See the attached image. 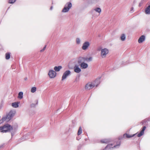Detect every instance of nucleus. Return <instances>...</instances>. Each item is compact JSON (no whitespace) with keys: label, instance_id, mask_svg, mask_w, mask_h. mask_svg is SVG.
Here are the masks:
<instances>
[{"label":"nucleus","instance_id":"f257e3e1","mask_svg":"<svg viewBox=\"0 0 150 150\" xmlns=\"http://www.w3.org/2000/svg\"><path fill=\"white\" fill-rule=\"evenodd\" d=\"M0 129H1V132L2 133L10 132L12 137L14 135L16 132L15 129H13V127L7 123L0 127Z\"/></svg>","mask_w":150,"mask_h":150},{"label":"nucleus","instance_id":"f03ea898","mask_svg":"<svg viewBox=\"0 0 150 150\" xmlns=\"http://www.w3.org/2000/svg\"><path fill=\"white\" fill-rule=\"evenodd\" d=\"M71 2H69L67 3L65 5L64 8L62 10V12L66 13L68 12L72 7Z\"/></svg>","mask_w":150,"mask_h":150},{"label":"nucleus","instance_id":"7ed1b4c3","mask_svg":"<svg viewBox=\"0 0 150 150\" xmlns=\"http://www.w3.org/2000/svg\"><path fill=\"white\" fill-rule=\"evenodd\" d=\"M56 72L53 70H50L49 72L48 75L50 78H54L56 75Z\"/></svg>","mask_w":150,"mask_h":150},{"label":"nucleus","instance_id":"20e7f679","mask_svg":"<svg viewBox=\"0 0 150 150\" xmlns=\"http://www.w3.org/2000/svg\"><path fill=\"white\" fill-rule=\"evenodd\" d=\"M108 53V50L107 48H105L102 49L101 52V55L103 58L105 57L106 55Z\"/></svg>","mask_w":150,"mask_h":150},{"label":"nucleus","instance_id":"39448f33","mask_svg":"<svg viewBox=\"0 0 150 150\" xmlns=\"http://www.w3.org/2000/svg\"><path fill=\"white\" fill-rule=\"evenodd\" d=\"M137 133H136V134H133L132 135H130L129 134H128L127 133L123 135V137H119V139L121 140V139L122 138H130L133 137H134L135 135H137Z\"/></svg>","mask_w":150,"mask_h":150},{"label":"nucleus","instance_id":"423d86ee","mask_svg":"<svg viewBox=\"0 0 150 150\" xmlns=\"http://www.w3.org/2000/svg\"><path fill=\"white\" fill-rule=\"evenodd\" d=\"M15 115V113L13 111H11L8 113L6 115V117H7V118L8 120H10L12 117H13Z\"/></svg>","mask_w":150,"mask_h":150},{"label":"nucleus","instance_id":"0eeeda50","mask_svg":"<svg viewBox=\"0 0 150 150\" xmlns=\"http://www.w3.org/2000/svg\"><path fill=\"white\" fill-rule=\"evenodd\" d=\"M71 74V71L69 70L65 71L63 74L62 77V80H63L65 79L67 76Z\"/></svg>","mask_w":150,"mask_h":150},{"label":"nucleus","instance_id":"6e6552de","mask_svg":"<svg viewBox=\"0 0 150 150\" xmlns=\"http://www.w3.org/2000/svg\"><path fill=\"white\" fill-rule=\"evenodd\" d=\"M90 44L89 42L86 41L84 42L82 45V48L84 50H86L90 46Z\"/></svg>","mask_w":150,"mask_h":150},{"label":"nucleus","instance_id":"1a4fd4ad","mask_svg":"<svg viewBox=\"0 0 150 150\" xmlns=\"http://www.w3.org/2000/svg\"><path fill=\"white\" fill-rule=\"evenodd\" d=\"M90 13H91L92 15V18H95L98 17L100 15L99 14H98L95 11L93 10H91L90 11Z\"/></svg>","mask_w":150,"mask_h":150},{"label":"nucleus","instance_id":"9d476101","mask_svg":"<svg viewBox=\"0 0 150 150\" xmlns=\"http://www.w3.org/2000/svg\"><path fill=\"white\" fill-rule=\"evenodd\" d=\"M101 77L97 78L96 80L93 82V84H95V86H97L100 82Z\"/></svg>","mask_w":150,"mask_h":150},{"label":"nucleus","instance_id":"9b49d317","mask_svg":"<svg viewBox=\"0 0 150 150\" xmlns=\"http://www.w3.org/2000/svg\"><path fill=\"white\" fill-rule=\"evenodd\" d=\"M146 128V127L145 126H144L143 127L142 130L140 131V133H139L137 134V136L138 137H140L142 136V135H143L144 133V131L145 130Z\"/></svg>","mask_w":150,"mask_h":150},{"label":"nucleus","instance_id":"f8f14e48","mask_svg":"<svg viewBox=\"0 0 150 150\" xmlns=\"http://www.w3.org/2000/svg\"><path fill=\"white\" fill-rule=\"evenodd\" d=\"M79 65H80L81 69H86L88 67V64L85 62L81 63Z\"/></svg>","mask_w":150,"mask_h":150},{"label":"nucleus","instance_id":"ddd939ff","mask_svg":"<svg viewBox=\"0 0 150 150\" xmlns=\"http://www.w3.org/2000/svg\"><path fill=\"white\" fill-rule=\"evenodd\" d=\"M85 62V57H80L78 59V63L80 65L81 63H84Z\"/></svg>","mask_w":150,"mask_h":150},{"label":"nucleus","instance_id":"4468645a","mask_svg":"<svg viewBox=\"0 0 150 150\" xmlns=\"http://www.w3.org/2000/svg\"><path fill=\"white\" fill-rule=\"evenodd\" d=\"M74 70L75 72L79 73L81 71V69L78 65H76L74 67Z\"/></svg>","mask_w":150,"mask_h":150},{"label":"nucleus","instance_id":"2eb2a0df","mask_svg":"<svg viewBox=\"0 0 150 150\" xmlns=\"http://www.w3.org/2000/svg\"><path fill=\"white\" fill-rule=\"evenodd\" d=\"M145 37L144 35H142L138 39V42L139 43L142 42L145 40Z\"/></svg>","mask_w":150,"mask_h":150},{"label":"nucleus","instance_id":"dca6fc26","mask_svg":"<svg viewBox=\"0 0 150 150\" xmlns=\"http://www.w3.org/2000/svg\"><path fill=\"white\" fill-rule=\"evenodd\" d=\"M145 13L146 14H150V5H149L145 9Z\"/></svg>","mask_w":150,"mask_h":150},{"label":"nucleus","instance_id":"f3484780","mask_svg":"<svg viewBox=\"0 0 150 150\" xmlns=\"http://www.w3.org/2000/svg\"><path fill=\"white\" fill-rule=\"evenodd\" d=\"M62 68V67L61 66H55L54 68V69L55 71H59L60 69Z\"/></svg>","mask_w":150,"mask_h":150},{"label":"nucleus","instance_id":"a211bd4d","mask_svg":"<svg viewBox=\"0 0 150 150\" xmlns=\"http://www.w3.org/2000/svg\"><path fill=\"white\" fill-rule=\"evenodd\" d=\"M110 142V139H105L101 140V142L102 143H105V144H108Z\"/></svg>","mask_w":150,"mask_h":150},{"label":"nucleus","instance_id":"6ab92c4d","mask_svg":"<svg viewBox=\"0 0 150 150\" xmlns=\"http://www.w3.org/2000/svg\"><path fill=\"white\" fill-rule=\"evenodd\" d=\"M93 10L95 11L96 12L98 13V14H99L100 13L101 11V8L99 7H96L94 9H93Z\"/></svg>","mask_w":150,"mask_h":150},{"label":"nucleus","instance_id":"aec40b11","mask_svg":"<svg viewBox=\"0 0 150 150\" xmlns=\"http://www.w3.org/2000/svg\"><path fill=\"white\" fill-rule=\"evenodd\" d=\"M19 103L18 102H15L13 103H12V106L14 108H17L19 106Z\"/></svg>","mask_w":150,"mask_h":150},{"label":"nucleus","instance_id":"412c9836","mask_svg":"<svg viewBox=\"0 0 150 150\" xmlns=\"http://www.w3.org/2000/svg\"><path fill=\"white\" fill-rule=\"evenodd\" d=\"M93 58L92 57H90L89 58L85 57V61L87 62H90L92 60Z\"/></svg>","mask_w":150,"mask_h":150},{"label":"nucleus","instance_id":"4be33fe9","mask_svg":"<svg viewBox=\"0 0 150 150\" xmlns=\"http://www.w3.org/2000/svg\"><path fill=\"white\" fill-rule=\"evenodd\" d=\"M23 97V93L22 92H20L18 94V98L20 99H21Z\"/></svg>","mask_w":150,"mask_h":150},{"label":"nucleus","instance_id":"5701e85b","mask_svg":"<svg viewBox=\"0 0 150 150\" xmlns=\"http://www.w3.org/2000/svg\"><path fill=\"white\" fill-rule=\"evenodd\" d=\"M35 102L36 103L35 104L34 103H32L30 105V107L31 108H34L35 107L36 105H38V100H36L35 101Z\"/></svg>","mask_w":150,"mask_h":150},{"label":"nucleus","instance_id":"b1692460","mask_svg":"<svg viewBox=\"0 0 150 150\" xmlns=\"http://www.w3.org/2000/svg\"><path fill=\"white\" fill-rule=\"evenodd\" d=\"M89 83V90L93 88V87H94L95 86V84H94L93 82L92 83Z\"/></svg>","mask_w":150,"mask_h":150},{"label":"nucleus","instance_id":"393cba45","mask_svg":"<svg viewBox=\"0 0 150 150\" xmlns=\"http://www.w3.org/2000/svg\"><path fill=\"white\" fill-rule=\"evenodd\" d=\"M10 52H7L6 54V59H8L10 57Z\"/></svg>","mask_w":150,"mask_h":150},{"label":"nucleus","instance_id":"a878e982","mask_svg":"<svg viewBox=\"0 0 150 150\" xmlns=\"http://www.w3.org/2000/svg\"><path fill=\"white\" fill-rule=\"evenodd\" d=\"M82 130L81 129V127L80 126L79 127V129L78 131V132H77L78 135L79 136L82 133Z\"/></svg>","mask_w":150,"mask_h":150},{"label":"nucleus","instance_id":"bb28decb","mask_svg":"<svg viewBox=\"0 0 150 150\" xmlns=\"http://www.w3.org/2000/svg\"><path fill=\"white\" fill-rule=\"evenodd\" d=\"M121 40L122 41H124L126 38V37L124 34H122L121 35V36L120 37Z\"/></svg>","mask_w":150,"mask_h":150},{"label":"nucleus","instance_id":"cd10ccee","mask_svg":"<svg viewBox=\"0 0 150 150\" xmlns=\"http://www.w3.org/2000/svg\"><path fill=\"white\" fill-rule=\"evenodd\" d=\"M36 91V87H33L32 88L31 90V92L33 93L35 92Z\"/></svg>","mask_w":150,"mask_h":150},{"label":"nucleus","instance_id":"c85d7f7f","mask_svg":"<svg viewBox=\"0 0 150 150\" xmlns=\"http://www.w3.org/2000/svg\"><path fill=\"white\" fill-rule=\"evenodd\" d=\"M89 83H87L85 85V88L86 90H89Z\"/></svg>","mask_w":150,"mask_h":150},{"label":"nucleus","instance_id":"c756f323","mask_svg":"<svg viewBox=\"0 0 150 150\" xmlns=\"http://www.w3.org/2000/svg\"><path fill=\"white\" fill-rule=\"evenodd\" d=\"M16 0H8V3L9 4H13L16 2Z\"/></svg>","mask_w":150,"mask_h":150},{"label":"nucleus","instance_id":"7c9ffc66","mask_svg":"<svg viewBox=\"0 0 150 150\" xmlns=\"http://www.w3.org/2000/svg\"><path fill=\"white\" fill-rule=\"evenodd\" d=\"M76 43L77 44H79L80 43V40L79 38H77L76 39Z\"/></svg>","mask_w":150,"mask_h":150},{"label":"nucleus","instance_id":"2f4dec72","mask_svg":"<svg viewBox=\"0 0 150 150\" xmlns=\"http://www.w3.org/2000/svg\"><path fill=\"white\" fill-rule=\"evenodd\" d=\"M147 120L146 119H145L144 120H143L142 122H141V123H142V124L143 125H144V124L146 123V122H147Z\"/></svg>","mask_w":150,"mask_h":150},{"label":"nucleus","instance_id":"473e14b6","mask_svg":"<svg viewBox=\"0 0 150 150\" xmlns=\"http://www.w3.org/2000/svg\"><path fill=\"white\" fill-rule=\"evenodd\" d=\"M7 117H6V116H5L4 117H3L1 119L4 122L6 119H7Z\"/></svg>","mask_w":150,"mask_h":150},{"label":"nucleus","instance_id":"72a5a7b5","mask_svg":"<svg viewBox=\"0 0 150 150\" xmlns=\"http://www.w3.org/2000/svg\"><path fill=\"white\" fill-rule=\"evenodd\" d=\"M82 147V145L81 144H80L77 147V149L78 150H80Z\"/></svg>","mask_w":150,"mask_h":150},{"label":"nucleus","instance_id":"f704fd0d","mask_svg":"<svg viewBox=\"0 0 150 150\" xmlns=\"http://www.w3.org/2000/svg\"><path fill=\"white\" fill-rule=\"evenodd\" d=\"M46 45H45V46L44 47H43V49L41 50H40V52H43L46 49Z\"/></svg>","mask_w":150,"mask_h":150},{"label":"nucleus","instance_id":"c9c22d12","mask_svg":"<svg viewBox=\"0 0 150 150\" xmlns=\"http://www.w3.org/2000/svg\"><path fill=\"white\" fill-rule=\"evenodd\" d=\"M4 122L1 119L0 120V124H2Z\"/></svg>","mask_w":150,"mask_h":150},{"label":"nucleus","instance_id":"e433bc0d","mask_svg":"<svg viewBox=\"0 0 150 150\" xmlns=\"http://www.w3.org/2000/svg\"><path fill=\"white\" fill-rule=\"evenodd\" d=\"M3 107V104L2 103H1L0 104V109H1Z\"/></svg>","mask_w":150,"mask_h":150},{"label":"nucleus","instance_id":"4c0bfd02","mask_svg":"<svg viewBox=\"0 0 150 150\" xmlns=\"http://www.w3.org/2000/svg\"><path fill=\"white\" fill-rule=\"evenodd\" d=\"M133 7H132L131 8V10H130V11L132 13L133 12Z\"/></svg>","mask_w":150,"mask_h":150},{"label":"nucleus","instance_id":"58836bf2","mask_svg":"<svg viewBox=\"0 0 150 150\" xmlns=\"http://www.w3.org/2000/svg\"><path fill=\"white\" fill-rule=\"evenodd\" d=\"M76 139L77 140H79L80 139V138L79 137H77Z\"/></svg>","mask_w":150,"mask_h":150},{"label":"nucleus","instance_id":"ea45409f","mask_svg":"<svg viewBox=\"0 0 150 150\" xmlns=\"http://www.w3.org/2000/svg\"><path fill=\"white\" fill-rule=\"evenodd\" d=\"M147 120V121H150V118H148Z\"/></svg>","mask_w":150,"mask_h":150},{"label":"nucleus","instance_id":"a19ab883","mask_svg":"<svg viewBox=\"0 0 150 150\" xmlns=\"http://www.w3.org/2000/svg\"><path fill=\"white\" fill-rule=\"evenodd\" d=\"M52 8H53V7H52V6H51L50 7V10H52Z\"/></svg>","mask_w":150,"mask_h":150},{"label":"nucleus","instance_id":"79ce46f5","mask_svg":"<svg viewBox=\"0 0 150 150\" xmlns=\"http://www.w3.org/2000/svg\"><path fill=\"white\" fill-rule=\"evenodd\" d=\"M24 80H25V81H26V80L27 79V77H25V78H24Z\"/></svg>","mask_w":150,"mask_h":150},{"label":"nucleus","instance_id":"37998d69","mask_svg":"<svg viewBox=\"0 0 150 150\" xmlns=\"http://www.w3.org/2000/svg\"><path fill=\"white\" fill-rule=\"evenodd\" d=\"M2 146H0V148L2 147Z\"/></svg>","mask_w":150,"mask_h":150},{"label":"nucleus","instance_id":"c03bdc74","mask_svg":"<svg viewBox=\"0 0 150 150\" xmlns=\"http://www.w3.org/2000/svg\"><path fill=\"white\" fill-rule=\"evenodd\" d=\"M0 131L1 132V129H0Z\"/></svg>","mask_w":150,"mask_h":150},{"label":"nucleus","instance_id":"a18cd8bd","mask_svg":"<svg viewBox=\"0 0 150 150\" xmlns=\"http://www.w3.org/2000/svg\"><path fill=\"white\" fill-rule=\"evenodd\" d=\"M9 8V7L8 8V9H7V10H8Z\"/></svg>","mask_w":150,"mask_h":150}]
</instances>
